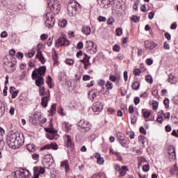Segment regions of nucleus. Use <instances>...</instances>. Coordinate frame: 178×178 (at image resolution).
I'll use <instances>...</instances> for the list:
<instances>
[{
  "label": "nucleus",
  "instance_id": "f257e3e1",
  "mask_svg": "<svg viewBox=\"0 0 178 178\" xmlns=\"http://www.w3.org/2000/svg\"><path fill=\"white\" fill-rule=\"evenodd\" d=\"M6 144L13 149L20 148L24 144V137L19 132L12 131L6 138Z\"/></svg>",
  "mask_w": 178,
  "mask_h": 178
},
{
  "label": "nucleus",
  "instance_id": "f03ea898",
  "mask_svg": "<svg viewBox=\"0 0 178 178\" xmlns=\"http://www.w3.org/2000/svg\"><path fill=\"white\" fill-rule=\"evenodd\" d=\"M16 54L15 49L10 50V54L3 58V67L8 73H13L16 70V59L13 56Z\"/></svg>",
  "mask_w": 178,
  "mask_h": 178
},
{
  "label": "nucleus",
  "instance_id": "7ed1b4c3",
  "mask_svg": "<svg viewBox=\"0 0 178 178\" xmlns=\"http://www.w3.org/2000/svg\"><path fill=\"white\" fill-rule=\"evenodd\" d=\"M46 70H47V67L42 66V67H39L38 69H35L32 72L33 80L37 79L35 81V85L38 87H42L41 86H44V78L42 77V76H45Z\"/></svg>",
  "mask_w": 178,
  "mask_h": 178
},
{
  "label": "nucleus",
  "instance_id": "20e7f679",
  "mask_svg": "<svg viewBox=\"0 0 178 178\" xmlns=\"http://www.w3.org/2000/svg\"><path fill=\"white\" fill-rule=\"evenodd\" d=\"M48 8L54 13V15H58L60 12V3L58 0H49L47 1Z\"/></svg>",
  "mask_w": 178,
  "mask_h": 178
},
{
  "label": "nucleus",
  "instance_id": "39448f33",
  "mask_svg": "<svg viewBox=\"0 0 178 178\" xmlns=\"http://www.w3.org/2000/svg\"><path fill=\"white\" fill-rule=\"evenodd\" d=\"M44 19L46 27L52 29L55 26V19L51 12L47 13L44 16Z\"/></svg>",
  "mask_w": 178,
  "mask_h": 178
},
{
  "label": "nucleus",
  "instance_id": "423d86ee",
  "mask_svg": "<svg viewBox=\"0 0 178 178\" xmlns=\"http://www.w3.org/2000/svg\"><path fill=\"white\" fill-rule=\"evenodd\" d=\"M77 6L79 8H81V6H80L76 1L68 4L67 10L69 16L73 17L77 15Z\"/></svg>",
  "mask_w": 178,
  "mask_h": 178
},
{
  "label": "nucleus",
  "instance_id": "0eeeda50",
  "mask_svg": "<svg viewBox=\"0 0 178 178\" xmlns=\"http://www.w3.org/2000/svg\"><path fill=\"white\" fill-rule=\"evenodd\" d=\"M86 49L88 54L94 55V54H97V44H94V42H92L91 40L86 41Z\"/></svg>",
  "mask_w": 178,
  "mask_h": 178
},
{
  "label": "nucleus",
  "instance_id": "6e6552de",
  "mask_svg": "<svg viewBox=\"0 0 178 178\" xmlns=\"http://www.w3.org/2000/svg\"><path fill=\"white\" fill-rule=\"evenodd\" d=\"M78 127L81 129V131H90L91 130V124L89 122L86 121L84 120H81L78 122Z\"/></svg>",
  "mask_w": 178,
  "mask_h": 178
},
{
  "label": "nucleus",
  "instance_id": "1a4fd4ad",
  "mask_svg": "<svg viewBox=\"0 0 178 178\" xmlns=\"http://www.w3.org/2000/svg\"><path fill=\"white\" fill-rule=\"evenodd\" d=\"M70 44V42L67 40L65 37H61L56 42V47H67Z\"/></svg>",
  "mask_w": 178,
  "mask_h": 178
},
{
  "label": "nucleus",
  "instance_id": "9d476101",
  "mask_svg": "<svg viewBox=\"0 0 178 178\" xmlns=\"http://www.w3.org/2000/svg\"><path fill=\"white\" fill-rule=\"evenodd\" d=\"M45 173V169L42 167H34L33 168V178H40V175Z\"/></svg>",
  "mask_w": 178,
  "mask_h": 178
},
{
  "label": "nucleus",
  "instance_id": "9b49d317",
  "mask_svg": "<svg viewBox=\"0 0 178 178\" xmlns=\"http://www.w3.org/2000/svg\"><path fill=\"white\" fill-rule=\"evenodd\" d=\"M16 175H19V178H29L31 175L27 169H22L19 171L15 172Z\"/></svg>",
  "mask_w": 178,
  "mask_h": 178
},
{
  "label": "nucleus",
  "instance_id": "f8f14e48",
  "mask_svg": "<svg viewBox=\"0 0 178 178\" xmlns=\"http://www.w3.org/2000/svg\"><path fill=\"white\" fill-rule=\"evenodd\" d=\"M99 94H101L99 90L97 88H94L88 92V98L90 101H94L97 97H99Z\"/></svg>",
  "mask_w": 178,
  "mask_h": 178
},
{
  "label": "nucleus",
  "instance_id": "ddd939ff",
  "mask_svg": "<svg viewBox=\"0 0 178 178\" xmlns=\"http://www.w3.org/2000/svg\"><path fill=\"white\" fill-rule=\"evenodd\" d=\"M50 96L51 94L49 93V90H48L47 95L42 97L41 104L43 106V108H47V106H48V102H49Z\"/></svg>",
  "mask_w": 178,
  "mask_h": 178
},
{
  "label": "nucleus",
  "instance_id": "4468645a",
  "mask_svg": "<svg viewBox=\"0 0 178 178\" xmlns=\"http://www.w3.org/2000/svg\"><path fill=\"white\" fill-rule=\"evenodd\" d=\"M58 149V145L56 143H51L48 145H45L42 147H41V151H44V149Z\"/></svg>",
  "mask_w": 178,
  "mask_h": 178
},
{
  "label": "nucleus",
  "instance_id": "2eb2a0df",
  "mask_svg": "<svg viewBox=\"0 0 178 178\" xmlns=\"http://www.w3.org/2000/svg\"><path fill=\"white\" fill-rule=\"evenodd\" d=\"M145 47L146 48V49H154V48H156V44H155V43L154 42H151L148 40H145Z\"/></svg>",
  "mask_w": 178,
  "mask_h": 178
},
{
  "label": "nucleus",
  "instance_id": "dca6fc26",
  "mask_svg": "<svg viewBox=\"0 0 178 178\" xmlns=\"http://www.w3.org/2000/svg\"><path fill=\"white\" fill-rule=\"evenodd\" d=\"M64 141L68 148L72 147V136H70L69 135H65L64 136Z\"/></svg>",
  "mask_w": 178,
  "mask_h": 178
},
{
  "label": "nucleus",
  "instance_id": "f3484780",
  "mask_svg": "<svg viewBox=\"0 0 178 178\" xmlns=\"http://www.w3.org/2000/svg\"><path fill=\"white\" fill-rule=\"evenodd\" d=\"M168 154L170 155V159H176V149L175 147L171 146L170 149L168 150Z\"/></svg>",
  "mask_w": 178,
  "mask_h": 178
},
{
  "label": "nucleus",
  "instance_id": "a211bd4d",
  "mask_svg": "<svg viewBox=\"0 0 178 178\" xmlns=\"http://www.w3.org/2000/svg\"><path fill=\"white\" fill-rule=\"evenodd\" d=\"M92 111L95 112H101V111H102V105L101 103H95V104L92 106Z\"/></svg>",
  "mask_w": 178,
  "mask_h": 178
},
{
  "label": "nucleus",
  "instance_id": "6ab92c4d",
  "mask_svg": "<svg viewBox=\"0 0 178 178\" xmlns=\"http://www.w3.org/2000/svg\"><path fill=\"white\" fill-rule=\"evenodd\" d=\"M81 31L83 34H86V35H90V34H91V28H90L89 26H83Z\"/></svg>",
  "mask_w": 178,
  "mask_h": 178
},
{
  "label": "nucleus",
  "instance_id": "aec40b11",
  "mask_svg": "<svg viewBox=\"0 0 178 178\" xmlns=\"http://www.w3.org/2000/svg\"><path fill=\"white\" fill-rule=\"evenodd\" d=\"M60 168H65V172H67L70 169L69 168V161L65 160L61 162Z\"/></svg>",
  "mask_w": 178,
  "mask_h": 178
},
{
  "label": "nucleus",
  "instance_id": "412c9836",
  "mask_svg": "<svg viewBox=\"0 0 178 178\" xmlns=\"http://www.w3.org/2000/svg\"><path fill=\"white\" fill-rule=\"evenodd\" d=\"M5 115V104L0 100V118Z\"/></svg>",
  "mask_w": 178,
  "mask_h": 178
},
{
  "label": "nucleus",
  "instance_id": "4be33fe9",
  "mask_svg": "<svg viewBox=\"0 0 178 178\" xmlns=\"http://www.w3.org/2000/svg\"><path fill=\"white\" fill-rule=\"evenodd\" d=\"M62 126L65 131H69V130L72 129V124L69 122H64Z\"/></svg>",
  "mask_w": 178,
  "mask_h": 178
},
{
  "label": "nucleus",
  "instance_id": "5701e85b",
  "mask_svg": "<svg viewBox=\"0 0 178 178\" xmlns=\"http://www.w3.org/2000/svg\"><path fill=\"white\" fill-rule=\"evenodd\" d=\"M122 170L120 172V176H124L126 175V172H129V168H127V166L123 165L121 167Z\"/></svg>",
  "mask_w": 178,
  "mask_h": 178
},
{
  "label": "nucleus",
  "instance_id": "b1692460",
  "mask_svg": "<svg viewBox=\"0 0 178 178\" xmlns=\"http://www.w3.org/2000/svg\"><path fill=\"white\" fill-rule=\"evenodd\" d=\"M37 58L40 59L41 63H45V58H44V56H42V53L41 51L38 52Z\"/></svg>",
  "mask_w": 178,
  "mask_h": 178
},
{
  "label": "nucleus",
  "instance_id": "393cba45",
  "mask_svg": "<svg viewBox=\"0 0 178 178\" xmlns=\"http://www.w3.org/2000/svg\"><path fill=\"white\" fill-rule=\"evenodd\" d=\"M39 94L41 97H44V95H47L48 93H45V87L40 86L39 88Z\"/></svg>",
  "mask_w": 178,
  "mask_h": 178
},
{
  "label": "nucleus",
  "instance_id": "a878e982",
  "mask_svg": "<svg viewBox=\"0 0 178 178\" xmlns=\"http://www.w3.org/2000/svg\"><path fill=\"white\" fill-rule=\"evenodd\" d=\"M47 138L50 140H58V135L56 134H48Z\"/></svg>",
  "mask_w": 178,
  "mask_h": 178
},
{
  "label": "nucleus",
  "instance_id": "bb28decb",
  "mask_svg": "<svg viewBox=\"0 0 178 178\" xmlns=\"http://www.w3.org/2000/svg\"><path fill=\"white\" fill-rule=\"evenodd\" d=\"M27 149L29 151V152H34L35 151V145L33 144H29L27 145Z\"/></svg>",
  "mask_w": 178,
  "mask_h": 178
},
{
  "label": "nucleus",
  "instance_id": "cd10ccee",
  "mask_svg": "<svg viewBox=\"0 0 178 178\" xmlns=\"http://www.w3.org/2000/svg\"><path fill=\"white\" fill-rule=\"evenodd\" d=\"M46 83L49 86V88H52V87H54V86L52 85V78L51 77V76H47V80Z\"/></svg>",
  "mask_w": 178,
  "mask_h": 178
},
{
  "label": "nucleus",
  "instance_id": "c85d7f7f",
  "mask_svg": "<svg viewBox=\"0 0 178 178\" xmlns=\"http://www.w3.org/2000/svg\"><path fill=\"white\" fill-rule=\"evenodd\" d=\"M131 87L133 90H137L140 87V83L138 81H135L132 83Z\"/></svg>",
  "mask_w": 178,
  "mask_h": 178
},
{
  "label": "nucleus",
  "instance_id": "c756f323",
  "mask_svg": "<svg viewBox=\"0 0 178 178\" xmlns=\"http://www.w3.org/2000/svg\"><path fill=\"white\" fill-rule=\"evenodd\" d=\"M56 112V104H54L51 106L50 109V115L51 116H54V113Z\"/></svg>",
  "mask_w": 178,
  "mask_h": 178
},
{
  "label": "nucleus",
  "instance_id": "7c9ffc66",
  "mask_svg": "<svg viewBox=\"0 0 178 178\" xmlns=\"http://www.w3.org/2000/svg\"><path fill=\"white\" fill-rule=\"evenodd\" d=\"M104 162L105 159H104V157H101V154H99V157L97 158V163L99 165H104Z\"/></svg>",
  "mask_w": 178,
  "mask_h": 178
},
{
  "label": "nucleus",
  "instance_id": "2f4dec72",
  "mask_svg": "<svg viewBox=\"0 0 178 178\" xmlns=\"http://www.w3.org/2000/svg\"><path fill=\"white\" fill-rule=\"evenodd\" d=\"M32 119L33 123H38V120H40V115H38V114H34Z\"/></svg>",
  "mask_w": 178,
  "mask_h": 178
},
{
  "label": "nucleus",
  "instance_id": "473e14b6",
  "mask_svg": "<svg viewBox=\"0 0 178 178\" xmlns=\"http://www.w3.org/2000/svg\"><path fill=\"white\" fill-rule=\"evenodd\" d=\"M131 22H134V23H138L140 22V17L137 15H133L131 18Z\"/></svg>",
  "mask_w": 178,
  "mask_h": 178
},
{
  "label": "nucleus",
  "instance_id": "72a5a7b5",
  "mask_svg": "<svg viewBox=\"0 0 178 178\" xmlns=\"http://www.w3.org/2000/svg\"><path fill=\"white\" fill-rule=\"evenodd\" d=\"M66 24H67V21L65 19H62L61 21H59V22H58V25L60 27H65Z\"/></svg>",
  "mask_w": 178,
  "mask_h": 178
},
{
  "label": "nucleus",
  "instance_id": "f704fd0d",
  "mask_svg": "<svg viewBox=\"0 0 178 178\" xmlns=\"http://www.w3.org/2000/svg\"><path fill=\"white\" fill-rule=\"evenodd\" d=\"M145 80L147 83H149V84H152L153 83V80H152V76L151 75H146L145 76Z\"/></svg>",
  "mask_w": 178,
  "mask_h": 178
},
{
  "label": "nucleus",
  "instance_id": "c9c22d12",
  "mask_svg": "<svg viewBox=\"0 0 178 178\" xmlns=\"http://www.w3.org/2000/svg\"><path fill=\"white\" fill-rule=\"evenodd\" d=\"M106 87L107 90H112V88H113V84H112V82H111L110 81H108L106 82Z\"/></svg>",
  "mask_w": 178,
  "mask_h": 178
},
{
  "label": "nucleus",
  "instance_id": "e433bc0d",
  "mask_svg": "<svg viewBox=\"0 0 178 178\" xmlns=\"http://www.w3.org/2000/svg\"><path fill=\"white\" fill-rule=\"evenodd\" d=\"M117 137H118L119 141H120V140L124 139V134H123L122 133H120V132H117Z\"/></svg>",
  "mask_w": 178,
  "mask_h": 178
},
{
  "label": "nucleus",
  "instance_id": "4c0bfd02",
  "mask_svg": "<svg viewBox=\"0 0 178 178\" xmlns=\"http://www.w3.org/2000/svg\"><path fill=\"white\" fill-rule=\"evenodd\" d=\"M119 143L122 145V147H126V145L127 144V140L124 138V139L119 140Z\"/></svg>",
  "mask_w": 178,
  "mask_h": 178
},
{
  "label": "nucleus",
  "instance_id": "58836bf2",
  "mask_svg": "<svg viewBox=\"0 0 178 178\" xmlns=\"http://www.w3.org/2000/svg\"><path fill=\"white\" fill-rule=\"evenodd\" d=\"M115 33L118 36L122 35V34H123V30L122 29V28H117L115 30Z\"/></svg>",
  "mask_w": 178,
  "mask_h": 178
},
{
  "label": "nucleus",
  "instance_id": "ea45409f",
  "mask_svg": "<svg viewBox=\"0 0 178 178\" xmlns=\"http://www.w3.org/2000/svg\"><path fill=\"white\" fill-rule=\"evenodd\" d=\"M46 131H47V133H49V134H56V131H55V129H54V128H47L46 129Z\"/></svg>",
  "mask_w": 178,
  "mask_h": 178
},
{
  "label": "nucleus",
  "instance_id": "a19ab883",
  "mask_svg": "<svg viewBox=\"0 0 178 178\" xmlns=\"http://www.w3.org/2000/svg\"><path fill=\"white\" fill-rule=\"evenodd\" d=\"M127 136H129V138H131V140H133V138H134V136H136V134H134V131H129L127 133Z\"/></svg>",
  "mask_w": 178,
  "mask_h": 178
},
{
  "label": "nucleus",
  "instance_id": "79ce46f5",
  "mask_svg": "<svg viewBox=\"0 0 178 178\" xmlns=\"http://www.w3.org/2000/svg\"><path fill=\"white\" fill-rule=\"evenodd\" d=\"M109 80H111V81H112L113 83H116V80H118V78L116 77V76L111 74L109 76Z\"/></svg>",
  "mask_w": 178,
  "mask_h": 178
},
{
  "label": "nucleus",
  "instance_id": "37998d69",
  "mask_svg": "<svg viewBox=\"0 0 178 178\" xmlns=\"http://www.w3.org/2000/svg\"><path fill=\"white\" fill-rule=\"evenodd\" d=\"M168 81H169V83H171V84H176V83H177L176 78L174 76H172V79L169 78Z\"/></svg>",
  "mask_w": 178,
  "mask_h": 178
},
{
  "label": "nucleus",
  "instance_id": "c03bdc74",
  "mask_svg": "<svg viewBox=\"0 0 178 178\" xmlns=\"http://www.w3.org/2000/svg\"><path fill=\"white\" fill-rule=\"evenodd\" d=\"M51 158H52V156L47 154L44 156V159L45 162H51Z\"/></svg>",
  "mask_w": 178,
  "mask_h": 178
},
{
  "label": "nucleus",
  "instance_id": "a18cd8bd",
  "mask_svg": "<svg viewBox=\"0 0 178 178\" xmlns=\"http://www.w3.org/2000/svg\"><path fill=\"white\" fill-rule=\"evenodd\" d=\"M113 51H115V52H119L120 51V46L119 44H115L113 47Z\"/></svg>",
  "mask_w": 178,
  "mask_h": 178
},
{
  "label": "nucleus",
  "instance_id": "49530a36",
  "mask_svg": "<svg viewBox=\"0 0 178 178\" xmlns=\"http://www.w3.org/2000/svg\"><path fill=\"white\" fill-rule=\"evenodd\" d=\"M159 105V104L158 103V102L154 101L152 102V106H153L154 111H156V109H158Z\"/></svg>",
  "mask_w": 178,
  "mask_h": 178
},
{
  "label": "nucleus",
  "instance_id": "de8ad7c7",
  "mask_svg": "<svg viewBox=\"0 0 178 178\" xmlns=\"http://www.w3.org/2000/svg\"><path fill=\"white\" fill-rule=\"evenodd\" d=\"M140 3V0H137L133 6L134 10H138V4Z\"/></svg>",
  "mask_w": 178,
  "mask_h": 178
},
{
  "label": "nucleus",
  "instance_id": "09e8293b",
  "mask_svg": "<svg viewBox=\"0 0 178 178\" xmlns=\"http://www.w3.org/2000/svg\"><path fill=\"white\" fill-rule=\"evenodd\" d=\"M115 23V19L113 17H111L107 20V24H113Z\"/></svg>",
  "mask_w": 178,
  "mask_h": 178
},
{
  "label": "nucleus",
  "instance_id": "8fccbe9b",
  "mask_svg": "<svg viewBox=\"0 0 178 178\" xmlns=\"http://www.w3.org/2000/svg\"><path fill=\"white\" fill-rule=\"evenodd\" d=\"M102 5H104V6H109V5H111V1H108V0H102Z\"/></svg>",
  "mask_w": 178,
  "mask_h": 178
},
{
  "label": "nucleus",
  "instance_id": "3c124183",
  "mask_svg": "<svg viewBox=\"0 0 178 178\" xmlns=\"http://www.w3.org/2000/svg\"><path fill=\"white\" fill-rule=\"evenodd\" d=\"M142 169L144 172H148L149 170V165L148 164L144 165Z\"/></svg>",
  "mask_w": 178,
  "mask_h": 178
},
{
  "label": "nucleus",
  "instance_id": "603ef678",
  "mask_svg": "<svg viewBox=\"0 0 178 178\" xmlns=\"http://www.w3.org/2000/svg\"><path fill=\"white\" fill-rule=\"evenodd\" d=\"M156 122H158V123H161V124H162L163 122V118H162V115H159V116L157 117V119H156Z\"/></svg>",
  "mask_w": 178,
  "mask_h": 178
},
{
  "label": "nucleus",
  "instance_id": "864d4df0",
  "mask_svg": "<svg viewBox=\"0 0 178 178\" xmlns=\"http://www.w3.org/2000/svg\"><path fill=\"white\" fill-rule=\"evenodd\" d=\"M134 74H136V76H140L141 74V70L138 68H136L134 70Z\"/></svg>",
  "mask_w": 178,
  "mask_h": 178
},
{
  "label": "nucleus",
  "instance_id": "5fc2aeb1",
  "mask_svg": "<svg viewBox=\"0 0 178 178\" xmlns=\"http://www.w3.org/2000/svg\"><path fill=\"white\" fill-rule=\"evenodd\" d=\"M113 154L116 155L117 157L119 158L120 161H122L123 159V157H122V155H120V153H119L118 152H113Z\"/></svg>",
  "mask_w": 178,
  "mask_h": 178
},
{
  "label": "nucleus",
  "instance_id": "6e6d98bb",
  "mask_svg": "<svg viewBox=\"0 0 178 178\" xmlns=\"http://www.w3.org/2000/svg\"><path fill=\"white\" fill-rule=\"evenodd\" d=\"M88 80H91V76H90L89 75H83V81H88Z\"/></svg>",
  "mask_w": 178,
  "mask_h": 178
},
{
  "label": "nucleus",
  "instance_id": "4d7b16f0",
  "mask_svg": "<svg viewBox=\"0 0 178 178\" xmlns=\"http://www.w3.org/2000/svg\"><path fill=\"white\" fill-rule=\"evenodd\" d=\"M17 94H19V91L15 90L11 93V98L15 99L17 97Z\"/></svg>",
  "mask_w": 178,
  "mask_h": 178
},
{
  "label": "nucleus",
  "instance_id": "13d9d810",
  "mask_svg": "<svg viewBox=\"0 0 178 178\" xmlns=\"http://www.w3.org/2000/svg\"><path fill=\"white\" fill-rule=\"evenodd\" d=\"M65 63L67 65H74V60H72V59H67L65 60Z\"/></svg>",
  "mask_w": 178,
  "mask_h": 178
},
{
  "label": "nucleus",
  "instance_id": "bf43d9fd",
  "mask_svg": "<svg viewBox=\"0 0 178 178\" xmlns=\"http://www.w3.org/2000/svg\"><path fill=\"white\" fill-rule=\"evenodd\" d=\"M154 16H155V12L154 11H151L149 13V15H148V17L150 20H152V18L154 17Z\"/></svg>",
  "mask_w": 178,
  "mask_h": 178
},
{
  "label": "nucleus",
  "instance_id": "052dcab7",
  "mask_svg": "<svg viewBox=\"0 0 178 178\" xmlns=\"http://www.w3.org/2000/svg\"><path fill=\"white\" fill-rule=\"evenodd\" d=\"M35 55V51L31 50V52L28 53L29 58H33Z\"/></svg>",
  "mask_w": 178,
  "mask_h": 178
},
{
  "label": "nucleus",
  "instance_id": "680f3d73",
  "mask_svg": "<svg viewBox=\"0 0 178 178\" xmlns=\"http://www.w3.org/2000/svg\"><path fill=\"white\" fill-rule=\"evenodd\" d=\"M88 66H91V63L88 60L87 63H84V69L87 70V69H88Z\"/></svg>",
  "mask_w": 178,
  "mask_h": 178
},
{
  "label": "nucleus",
  "instance_id": "e2e57ef3",
  "mask_svg": "<svg viewBox=\"0 0 178 178\" xmlns=\"http://www.w3.org/2000/svg\"><path fill=\"white\" fill-rule=\"evenodd\" d=\"M145 62L148 65V66H151V65L154 63V61L151 58H147Z\"/></svg>",
  "mask_w": 178,
  "mask_h": 178
},
{
  "label": "nucleus",
  "instance_id": "0e129e2a",
  "mask_svg": "<svg viewBox=\"0 0 178 178\" xmlns=\"http://www.w3.org/2000/svg\"><path fill=\"white\" fill-rule=\"evenodd\" d=\"M151 115V113L148 112V111H145L144 113H143V116L145 119H148V118H149Z\"/></svg>",
  "mask_w": 178,
  "mask_h": 178
},
{
  "label": "nucleus",
  "instance_id": "69168bd1",
  "mask_svg": "<svg viewBox=\"0 0 178 178\" xmlns=\"http://www.w3.org/2000/svg\"><path fill=\"white\" fill-rule=\"evenodd\" d=\"M163 104L165 105L166 108H169V99H165Z\"/></svg>",
  "mask_w": 178,
  "mask_h": 178
},
{
  "label": "nucleus",
  "instance_id": "338daca9",
  "mask_svg": "<svg viewBox=\"0 0 178 178\" xmlns=\"http://www.w3.org/2000/svg\"><path fill=\"white\" fill-rule=\"evenodd\" d=\"M97 19L99 22H106V17L102 16L98 17Z\"/></svg>",
  "mask_w": 178,
  "mask_h": 178
},
{
  "label": "nucleus",
  "instance_id": "774afa93",
  "mask_svg": "<svg viewBox=\"0 0 178 178\" xmlns=\"http://www.w3.org/2000/svg\"><path fill=\"white\" fill-rule=\"evenodd\" d=\"M97 176L99 178H106V175L103 172L98 173Z\"/></svg>",
  "mask_w": 178,
  "mask_h": 178
}]
</instances>
